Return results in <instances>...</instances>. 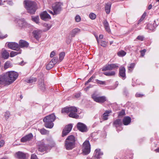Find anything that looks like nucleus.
<instances>
[{"label": "nucleus", "instance_id": "f257e3e1", "mask_svg": "<svg viewBox=\"0 0 159 159\" xmlns=\"http://www.w3.org/2000/svg\"><path fill=\"white\" fill-rule=\"evenodd\" d=\"M76 140L73 135L68 136L65 141V147L67 150H71L75 147Z\"/></svg>", "mask_w": 159, "mask_h": 159}, {"label": "nucleus", "instance_id": "f03ea898", "mask_svg": "<svg viewBox=\"0 0 159 159\" xmlns=\"http://www.w3.org/2000/svg\"><path fill=\"white\" fill-rule=\"evenodd\" d=\"M77 108L74 107H65L61 110L62 113H69V116L70 117L75 118H78L79 117L77 114Z\"/></svg>", "mask_w": 159, "mask_h": 159}, {"label": "nucleus", "instance_id": "7ed1b4c3", "mask_svg": "<svg viewBox=\"0 0 159 159\" xmlns=\"http://www.w3.org/2000/svg\"><path fill=\"white\" fill-rule=\"evenodd\" d=\"M56 119V116L54 113L49 115L45 117L43 119V121L45 122L44 125L45 127L52 128L54 125L53 122Z\"/></svg>", "mask_w": 159, "mask_h": 159}, {"label": "nucleus", "instance_id": "20e7f679", "mask_svg": "<svg viewBox=\"0 0 159 159\" xmlns=\"http://www.w3.org/2000/svg\"><path fill=\"white\" fill-rule=\"evenodd\" d=\"M25 7L27 11L30 14H34L36 11V4L34 2L29 1H24Z\"/></svg>", "mask_w": 159, "mask_h": 159}, {"label": "nucleus", "instance_id": "39448f33", "mask_svg": "<svg viewBox=\"0 0 159 159\" xmlns=\"http://www.w3.org/2000/svg\"><path fill=\"white\" fill-rule=\"evenodd\" d=\"M6 73L10 84L15 81L18 76L17 72L13 71H9Z\"/></svg>", "mask_w": 159, "mask_h": 159}, {"label": "nucleus", "instance_id": "423d86ee", "mask_svg": "<svg viewBox=\"0 0 159 159\" xmlns=\"http://www.w3.org/2000/svg\"><path fill=\"white\" fill-rule=\"evenodd\" d=\"M62 3L61 2H56L52 5V8L54 11V14H59L62 10Z\"/></svg>", "mask_w": 159, "mask_h": 159}, {"label": "nucleus", "instance_id": "0eeeda50", "mask_svg": "<svg viewBox=\"0 0 159 159\" xmlns=\"http://www.w3.org/2000/svg\"><path fill=\"white\" fill-rule=\"evenodd\" d=\"M83 153L84 155H87L90 152V145L89 141L86 140L83 143L82 147Z\"/></svg>", "mask_w": 159, "mask_h": 159}, {"label": "nucleus", "instance_id": "6e6552de", "mask_svg": "<svg viewBox=\"0 0 159 159\" xmlns=\"http://www.w3.org/2000/svg\"><path fill=\"white\" fill-rule=\"evenodd\" d=\"M92 98L96 102L102 103L106 101V98L104 96H98L95 94H93L92 95Z\"/></svg>", "mask_w": 159, "mask_h": 159}, {"label": "nucleus", "instance_id": "1a4fd4ad", "mask_svg": "<svg viewBox=\"0 0 159 159\" xmlns=\"http://www.w3.org/2000/svg\"><path fill=\"white\" fill-rule=\"evenodd\" d=\"M8 81L6 73L0 75V84L9 85L10 84Z\"/></svg>", "mask_w": 159, "mask_h": 159}, {"label": "nucleus", "instance_id": "9d476101", "mask_svg": "<svg viewBox=\"0 0 159 159\" xmlns=\"http://www.w3.org/2000/svg\"><path fill=\"white\" fill-rule=\"evenodd\" d=\"M118 67V66L116 64H107L103 67L102 70L103 71L107 70H112L117 68Z\"/></svg>", "mask_w": 159, "mask_h": 159}, {"label": "nucleus", "instance_id": "9b49d317", "mask_svg": "<svg viewBox=\"0 0 159 159\" xmlns=\"http://www.w3.org/2000/svg\"><path fill=\"white\" fill-rule=\"evenodd\" d=\"M77 128L78 129L82 132H86L88 131L87 127L84 124L78 122L77 125Z\"/></svg>", "mask_w": 159, "mask_h": 159}, {"label": "nucleus", "instance_id": "f8f14e48", "mask_svg": "<svg viewBox=\"0 0 159 159\" xmlns=\"http://www.w3.org/2000/svg\"><path fill=\"white\" fill-rule=\"evenodd\" d=\"M8 47L12 50L18 51L20 49L19 44L15 42H9L7 44Z\"/></svg>", "mask_w": 159, "mask_h": 159}, {"label": "nucleus", "instance_id": "ddd939ff", "mask_svg": "<svg viewBox=\"0 0 159 159\" xmlns=\"http://www.w3.org/2000/svg\"><path fill=\"white\" fill-rule=\"evenodd\" d=\"M72 127V126L71 124L66 125L63 130L62 136L64 137L66 135L71 131Z\"/></svg>", "mask_w": 159, "mask_h": 159}, {"label": "nucleus", "instance_id": "4468645a", "mask_svg": "<svg viewBox=\"0 0 159 159\" xmlns=\"http://www.w3.org/2000/svg\"><path fill=\"white\" fill-rule=\"evenodd\" d=\"M40 16L41 18L44 21H47L51 19L50 15L46 11L41 13L40 15Z\"/></svg>", "mask_w": 159, "mask_h": 159}, {"label": "nucleus", "instance_id": "2eb2a0df", "mask_svg": "<svg viewBox=\"0 0 159 159\" xmlns=\"http://www.w3.org/2000/svg\"><path fill=\"white\" fill-rule=\"evenodd\" d=\"M125 71V68L124 67L121 66L120 67L119 70V75L120 77L123 80L126 78Z\"/></svg>", "mask_w": 159, "mask_h": 159}, {"label": "nucleus", "instance_id": "dca6fc26", "mask_svg": "<svg viewBox=\"0 0 159 159\" xmlns=\"http://www.w3.org/2000/svg\"><path fill=\"white\" fill-rule=\"evenodd\" d=\"M33 137V134L30 133L21 139L20 141L22 142H25L30 140Z\"/></svg>", "mask_w": 159, "mask_h": 159}, {"label": "nucleus", "instance_id": "f3484780", "mask_svg": "<svg viewBox=\"0 0 159 159\" xmlns=\"http://www.w3.org/2000/svg\"><path fill=\"white\" fill-rule=\"evenodd\" d=\"M17 23L18 26L21 28L25 27L27 25V23L24 19L18 20Z\"/></svg>", "mask_w": 159, "mask_h": 159}, {"label": "nucleus", "instance_id": "a211bd4d", "mask_svg": "<svg viewBox=\"0 0 159 159\" xmlns=\"http://www.w3.org/2000/svg\"><path fill=\"white\" fill-rule=\"evenodd\" d=\"M16 157L20 159H25L26 158L25 154L20 151L16 152Z\"/></svg>", "mask_w": 159, "mask_h": 159}, {"label": "nucleus", "instance_id": "6ab92c4d", "mask_svg": "<svg viewBox=\"0 0 159 159\" xmlns=\"http://www.w3.org/2000/svg\"><path fill=\"white\" fill-rule=\"evenodd\" d=\"M19 48H20L27 47L29 45V43L26 41L21 40L19 41Z\"/></svg>", "mask_w": 159, "mask_h": 159}, {"label": "nucleus", "instance_id": "aec40b11", "mask_svg": "<svg viewBox=\"0 0 159 159\" xmlns=\"http://www.w3.org/2000/svg\"><path fill=\"white\" fill-rule=\"evenodd\" d=\"M122 122L121 119H117L113 122V125L117 128L122 125Z\"/></svg>", "mask_w": 159, "mask_h": 159}, {"label": "nucleus", "instance_id": "412c9836", "mask_svg": "<svg viewBox=\"0 0 159 159\" xmlns=\"http://www.w3.org/2000/svg\"><path fill=\"white\" fill-rule=\"evenodd\" d=\"M95 157L97 158H99L101 157L103 155V153L101 151L100 149H96L95 151Z\"/></svg>", "mask_w": 159, "mask_h": 159}, {"label": "nucleus", "instance_id": "4be33fe9", "mask_svg": "<svg viewBox=\"0 0 159 159\" xmlns=\"http://www.w3.org/2000/svg\"><path fill=\"white\" fill-rule=\"evenodd\" d=\"M103 24L106 31L109 33L110 32L111 30L110 29L109 24L106 20H103Z\"/></svg>", "mask_w": 159, "mask_h": 159}, {"label": "nucleus", "instance_id": "5701e85b", "mask_svg": "<svg viewBox=\"0 0 159 159\" xmlns=\"http://www.w3.org/2000/svg\"><path fill=\"white\" fill-rule=\"evenodd\" d=\"M47 149V146L44 143H42L39 145V151L43 152L46 150Z\"/></svg>", "mask_w": 159, "mask_h": 159}, {"label": "nucleus", "instance_id": "b1692460", "mask_svg": "<svg viewBox=\"0 0 159 159\" xmlns=\"http://www.w3.org/2000/svg\"><path fill=\"white\" fill-rule=\"evenodd\" d=\"M80 30L78 28H76L74 29L70 32V34L71 35V36L72 37H75V35L77 33H79L80 32Z\"/></svg>", "mask_w": 159, "mask_h": 159}, {"label": "nucleus", "instance_id": "393cba45", "mask_svg": "<svg viewBox=\"0 0 159 159\" xmlns=\"http://www.w3.org/2000/svg\"><path fill=\"white\" fill-rule=\"evenodd\" d=\"M41 32L40 31L35 30L33 32L34 37L37 39H39L41 37Z\"/></svg>", "mask_w": 159, "mask_h": 159}, {"label": "nucleus", "instance_id": "a878e982", "mask_svg": "<svg viewBox=\"0 0 159 159\" xmlns=\"http://www.w3.org/2000/svg\"><path fill=\"white\" fill-rule=\"evenodd\" d=\"M122 124L124 125H128L129 124V116H127L124 117L122 120Z\"/></svg>", "mask_w": 159, "mask_h": 159}, {"label": "nucleus", "instance_id": "bb28decb", "mask_svg": "<svg viewBox=\"0 0 159 159\" xmlns=\"http://www.w3.org/2000/svg\"><path fill=\"white\" fill-rule=\"evenodd\" d=\"M111 5L109 3H107L105 7V10L107 14H109L110 12Z\"/></svg>", "mask_w": 159, "mask_h": 159}, {"label": "nucleus", "instance_id": "cd10ccee", "mask_svg": "<svg viewBox=\"0 0 159 159\" xmlns=\"http://www.w3.org/2000/svg\"><path fill=\"white\" fill-rule=\"evenodd\" d=\"M2 57L4 59H7L9 56V53L6 50H3V52L2 53Z\"/></svg>", "mask_w": 159, "mask_h": 159}, {"label": "nucleus", "instance_id": "c85d7f7f", "mask_svg": "<svg viewBox=\"0 0 159 159\" xmlns=\"http://www.w3.org/2000/svg\"><path fill=\"white\" fill-rule=\"evenodd\" d=\"M37 81V79L36 78L31 77L29 79L26 80L27 83H34Z\"/></svg>", "mask_w": 159, "mask_h": 159}, {"label": "nucleus", "instance_id": "c756f323", "mask_svg": "<svg viewBox=\"0 0 159 159\" xmlns=\"http://www.w3.org/2000/svg\"><path fill=\"white\" fill-rule=\"evenodd\" d=\"M39 87L40 89L42 91H44L45 89V86L43 80H41L40 83H39Z\"/></svg>", "mask_w": 159, "mask_h": 159}, {"label": "nucleus", "instance_id": "7c9ffc66", "mask_svg": "<svg viewBox=\"0 0 159 159\" xmlns=\"http://www.w3.org/2000/svg\"><path fill=\"white\" fill-rule=\"evenodd\" d=\"M104 74L107 76H114L116 74L115 71H112L109 72H106L103 73Z\"/></svg>", "mask_w": 159, "mask_h": 159}, {"label": "nucleus", "instance_id": "2f4dec72", "mask_svg": "<svg viewBox=\"0 0 159 159\" xmlns=\"http://www.w3.org/2000/svg\"><path fill=\"white\" fill-rule=\"evenodd\" d=\"M21 53V50H19V52L18 51H12L10 53V56L11 57H13L17 54Z\"/></svg>", "mask_w": 159, "mask_h": 159}, {"label": "nucleus", "instance_id": "473e14b6", "mask_svg": "<svg viewBox=\"0 0 159 159\" xmlns=\"http://www.w3.org/2000/svg\"><path fill=\"white\" fill-rule=\"evenodd\" d=\"M110 113L109 111H106L103 115L102 118L104 120H106L108 119V114Z\"/></svg>", "mask_w": 159, "mask_h": 159}, {"label": "nucleus", "instance_id": "72a5a7b5", "mask_svg": "<svg viewBox=\"0 0 159 159\" xmlns=\"http://www.w3.org/2000/svg\"><path fill=\"white\" fill-rule=\"evenodd\" d=\"M55 65L52 63V62L50 61L49 63L47 65L46 68L48 70H49L52 68Z\"/></svg>", "mask_w": 159, "mask_h": 159}, {"label": "nucleus", "instance_id": "f704fd0d", "mask_svg": "<svg viewBox=\"0 0 159 159\" xmlns=\"http://www.w3.org/2000/svg\"><path fill=\"white\" fill-rule=\"evenodd\" d=\"M126 54V52L123 50H121L117 52V55L119 57H123Z\"/></svg>", "mask_w": 159, "mask_h": 159}, {"label": "nucleus", "instance_id": "c9c22d12", "mask_svg": "<svg viewBox=\"0 0 159 159\" xmlns=\"http://www.w3.org/2000/svg\"><path fill=\"white\" fill-rule=\"evenodd\" d=\"M40 132L42 134H48L49 133L48 131L44 128L40 129Z\"/></svg>", "mask_w": 159, "mask_h": 159}, {"label": "nucleus", "instance_id": "e433bc0d", "mask_svg": "<svg viewBox=\"0 0 159 159\" xmlns=\"http://www.w3.org/2000/svg\"><path fill=\"white\" fill-rule=\"evenodd\" d=\"M58 61V58L57 57H54L50 61L51 62H52V63L55 65L57 62Z\"/></svg>", "mask_w": 159, "mask_h": 159}, {"label": "nucleus", "instance_id": "4c0bfd02", "mask_svg": "<svg viewBox=\"0 0 159 159\" xmlns=\"http://www.w3.org/2000/svg\"><path fill=\"white\" fill-rule=\"evenodd\" d=\"M147 13L146 12H144L141 18L138 21V24L142 21L145 18L146 16Z\"/></svg>", "mask_w": 159, "mask_h": 159}, {"label": "nucleus", "instance_id": "58836bf2", "mask_svg": "<svg viewBox=\"0 0 159 159\" xmlns=\"http://www.w3.org/2000/svg\"><path fill=\"white\" fill-rule=\"evenodd\" d=\"M43 26L44 27L46 28L44 30V31H47L48 30L51 28V26L50 25H48L47 23L44 24Z\"/></svg>", "mask_w": 159, "mask_h": 159}, {"label": "nucleus", "instance_id": "ea45409f", "mask_svg": "<svg viewBox=\"0 0 159 159\" xmlns=\"http://www.w3.org/2000/svg\"><path fill=\"white\" fill-rule=\"evenodd\" d=\"M11 63L9 61H7L5 62L4 66V68L5 69H6L8 68H9L11 66Z\"/></svg>", "mask_w": 159, "mask_h": 159}, {"label": "nucleus", "instance_id": "a19ab883", "mask_svg": "<svg viewBox=\"0 0 159 159\" xmlns=\"http://www.w3.org/2000/svg\"><path fill=\"white\" fill-rule=\"evenodd\" d=\"M65 55V52H62L59 54V60L60 61H61L63 59Z\"/></svg>", "mask_w": 159, "mask_h": 159}, {"label": "nucleus", "instance_id": "79ce46f5", "mask_svg": "<svg viewBox=\"0 0 159 159\" xmlns=\"http://www.w3.org/2000/svg\"><path fill=\"white\" fill-rule=\"evenodd\" d=\"M32 20L36 23H38L39 22V16H36L32 18Z\"/></svg>", "mask_w": 159, "mask_h": 159}, {"label": "nucleus", "instance_id": "37998d69", "mask_svg": "<svg viewBox=\"0 0 159 159\" xmlns=\"http://www.w3.org/2000/svg\"><path fill=\"white\" fill-rule=\"evenodd\" d=\"M108 42H106L104 41H102L100 45L104 47H106L108 44Z\"/></svg>", "mask_w": 159, "mask_h": 159}, {"label": "nucleus", "instance_id": "c03bdc74", "mask_svg": "<svg viewBox=\"0 0 159 159\" xmlns=\"http://www.w3.org/2000/svg\"><path fill=\"white\" fill-rule=\"evenodd\" d=\"M95 78V76L93 75H92L89 80L85 83V85H87L89 83L92 81V80Z\"/></svg>", "mask_w": 159, "mask_h": 159}, {"label": "nucleus", "instance_id": "a18cd8bd", "mask_svg": "<svg viewBox=\"0 0 159 159\" xmlns=\"http://www.w3.org/2000/svg\"><path fill=\"white\" fill-rule=\"evenodd\" d=\"M125 115V111L124 110H122L120 112H119L118 114V117L119 118L122 117Z\"/></svg>", "mask_w": 159, "mask_h": 159}, {"label": "nucleus", "instance_id": "49530a36", "mask_svg": "<svg viewBox=\"0 0 159 159\" xmlns=\"http://www.w3.org/2000/svg\"><path fill=\"white\" fill-rule=\"evenodd\" d=\"M146 28L151 30L153 31L154 30L153 28L152 25L151 24H148Z\"/></svg>", "mask_w": 159, "mask_h": 159}, {"label": "nucleus", "instance_id": "de8ad7c7", "mask_svg": "<svg viewBox=\"0 0 159 159\" xmlns=\"http://www.w3.org/2000/svg\"><path fill=\"white\" fill-rule=\"evenodd\" d=\"M89 16L91 19L94 20L96 18V16L95 14L93 13H91L89 14Z\"/></svg>", "mask_w": 159, "mask_h": 159}, {"label": "nucleus", "instance_id": "09e8293b", "mask_svg": "<svg viewBox=\"0 0 159 159\" xmlns=\"http://www.w3.org/2000/svg\"><path fill=\"white\" fill-rule=\"evenodd\" d=\"M96 81L98 84L102 85L106 84V82L105 81L100 80L98 79L96 80Z\"/></svg>", "mask_w": 159, "mask_h": 159}, {"label": "nucleus", "instance_id": "8fccbe9b", "mask_svg": "<svg viewBox=\"0 0 159 159\" xmlns=\"http://www.w3.org/2000/svg\"><path fill=\"white\" fill-rule=\"evenodd\" d=\"M144 39V37L143 36H141V35H139L138 36L137 39H138L139 40L141 41H143V40Z\"/></svg>", "mask_w": 159, "mask_h": 159}, {"label": "nucleus", "instance_id": "3c124183", "mask_svg": "<svg viewBox=\"0 0 159 159\" xmlns=\"http://www.w3.org/2000/svg\"><path fill=\"white\" fill-rule=\"evenodd\" d=\"M10 116V113L9 111L6 112L5 114V117L6 119H7Z\"/></svg>", "mask_w": 159, "mask_h": 159}, {"label": "nucleus", "instance_id": "603ef678", "mask_svg": "<svg viewBox=\"0 0 159 159\" xmlns=\"http://www.w3.org/2000/svg\"><path fill=\"white\" fill-rule=\"evenodd\" d=\"M75 20L77 22H79L81 20L80 17L79 16L77 15L75 17Z\"/></svg>", "mask_w": 159, "mask_h": 159}, {"label": "nucleus", "instance_id": "864d4df0", "mask_svg": "<svg viewBox=\"0 0 159 159\" xmlns=\"http://www.w3.org/2000/svg\"><path fill=\"white\" fill-rule=\"evenodd\" d=\"M146 51V50L145 49L140 51L141 55L142 57H143Z\"/></svg>", "mask_w": 159, "mask_h": 159}, {"label": "nucleus", "instance_id": "5fc2aeb1", "mask_svg": "<svg viewBox=\"0 0 159 159\" xmlns=\"http://www.w3.org/2000/svg\"><path fill=\"white\" fill-rule=\"evenodd\" d=\"M31 159H38L36 155L33 154L32 155L31 157Z\"/></svg>", "mask_w": 159, "mask_h": 159}, {"label": "nucleus", "instance_id": "6e6d98bb", "mask_svg": "<svg viewBox=\"0 0 159 159\" xmlns=\"http://www.w3.org/2000/svg\"><path fill=\"white\" fill-rule=\"evenodd\" d=\"M5 143L4 141L3 140H1L0 141V148L2 147Z\"/></svg>", "mask_w": 159, "mask_h": 159}, {"label": "nucleus", "instance_id": "4d7b16f0", "mask_svg": "<svg viewBox=\"0 0 159 159\" xmlns=\"http://www.w3.org/2000/svg\"><path fill=\"white\" fill-rule=\"evenodd\" d=\"M118 82L116 81V82L115 87L112 88H110V87H108V89H115V88H116L117 86L118 85Z\"/></svg>", "mask_w": 159, "mask_h": 159}, {"label": "nucleus", "instance_id": "13d9d810", "mask_svg": "<svg viewBox=\"0 0 159 159\" xmlns=\"http://www.w3.org/2000/svg\"><path fill=\"white\" fill-rule=\"evenodd\" d=\"M55 55V52L54 51H52L50 55V57H53Z\"/></svg>", "mask_w": 159, "mask_h": 159}, {"label": "nucleus", "instance_id": "bf43d9fd", "mask_svg": "<svg viewBox=\"0 0 159 159\" xmlns=\"http://www.w3.org/2000/svg\"><path fill=\"white\" fill-rule=\"evenodd\" d=\"M128 90L127 89L125 88L124 90V94L126 96L127 95V93L128 94Z\"/></svg>", "mask_w": 159, "mask_h": 159}, {"label": "nucleus", "instance_id": "052dcab7", "mask_svg": "<svg viewBox=\"0 0 159 159\" xmlns=\"http://www.w3.org/2000/svg\"><path fill=\"white\" fill-rule=\"evenodd\" d=\"M135 96L137 97H142L143 96V95L138 93H137L136 94Z\"/></svg>", "mask_w": 159, "mask_h": 159}, {"label": "nucleus", "instance_id": "680f3d73", "mask_svg": "<svg viewBox=\"0 0 159 159\" xmlns=\"http://www.w3.org/2000/svg\"><path fill=\"white\" fill-rule=\"evenodd\" d=\"M135 66V64L133 63L130 65V69L133 68Z\"/></svg>", "mask_w": 159, "mask_h": 159}, {"label": "nucleus", "instance_id": "e2e57ef3", "mask_svg": "<svg viewBox=\"0 0 159 159\" xmlns=\"http://www.w3.org/2000/svg\"><path fill=\"white\" fill-rule=\"evenodd\" d=\"M7 36V35L6 34L5 36H3L2 35H0V38L1 39H3L6 38Z\"/></svg>", "mask_w": 159, "mask_h": 159}, {"label": "nucleus", "instance_id": "0e129e2a", "mask_svg": "<svg viewBox=\"0 0 159 159\" xmlns=\"http://www.w3.org/2000/svg\"><path fill=\"white\" fill-rule=\"evenodd\" d=\"M80 96V93H77L75 95V96L76 98H79Z\"/></svg>", "mask_w": 159, "mask_h": 159}, {"label": "nucleus", "instance_id": "69168bd1", "mask_svg": "<svg viewBox=\"0 0 159 159\" xmlns=\"http://www.w3.org/2000/svg\"><path fill=\"white\" fill-rule=\"evenodd\" d=\"M48 11L49 13H50L52 14V15H57V14H54V11H53V12L51 10H48Z\"/></svg>", "mask_w": 159, "mask_h": 159}, {"label": "nucleus", "instance_id": "338daca9", "mask_svg": "<svg viewBox=\"0 0 159 159\" xmlns=\"http://www.w3.org/2000/svg\"><path fill=\"white\" fill-rule=\"evenodd\" d=\"M103 35L101 34L99 36V38L100 39H103Z\"/></svg>", "mask_w": 159, "mask_h": 159}, {"label": "nucleus", "instance_id": "774afa93", "mask_svg": "<svg viewBox=\"0 0 159 159\" xmlns=\"http://www.w3.org/2000/svg\"><path fill=\"white\" fill-rule=\"evenodd\" d=\"M152 5L151 4H150L149 5L148 7V9L149 10H150L152 8Z\"/></svg>", "mask_w": 159, "mask_h": 159}]
</instances>
